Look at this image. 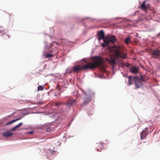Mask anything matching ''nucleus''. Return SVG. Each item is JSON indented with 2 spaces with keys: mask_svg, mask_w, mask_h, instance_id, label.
Returning a JSON list of instances; mask_svg holds the SVG:
<instances>
[{
  "mask_svg": "<svg viewBox=\"0 0 160 160\" xmlns=\"http://www.w3.org/2000/svg\"><path fill=\"white\" fill-rule=\"evenodd\" d=\"M13 133L11 132V131H8L7 132H5L3 134V135L5 137H8L12 135H13Z\"/></svg>",
  "mask_w": 160,
  "mask_h": 160,
  "instance_id": "9b49d317",
  "label": "nucleus"
},
{
  "mask_svg": "<svg viewBox=\"0 0 160 160\" xmlns=\"http://www.w3.org/2000/svg\"><path fill=\"white\" fill-rule=\"evenodd\" d=\"M130 65H130V64H129L128 63H126L125 66L126 67H127V68H128L130 66Z\"/></svg>",
  "mask_w": 160,
  "mask_h": 160,
  "instance_id": "5701e85b",
  "label": "nucleus"
},
{
  "mask_svg": "<svg viewBox=\"0 0 160 160\" xmlns=\"http://www.w3.org/2000/svg\"><path fill=\"white\" fill-rule=\"evenodd\" d=\"M76 102L75 99H69L66 102V105L68 107H71L72 105H74Z\"/></svg>",
  "mask_w": 160,
  "mask_h": 160,
  "instance_id": "0eeeda50",
  "label": "nucleus"
},
{
  "mask_svg": "<svg viewBox=\"0 0 160 160\" xmlns=\"http://www.w3.org/2000/svg\"><path fill=\"white\" fill-rule=\"evenodd\" d=\"M138 80L142 82H144V79L142 75H141L139 77L138 76Z\"/></svg>",
  "mask_w": 160,
  "mask_h": 160,
  "instance_id": "dca6fc26",
  "label": "nucleus"
},
{
  "mask_svg": "<svg viewBox=\"0 0 160 160\" xmlns=\"http://www.w3.org/2000/svg\"><path fill=\"white\" fill-rule=\"evenodd\" d=\"M61 103H62L61 102H56L55 103V105L58 107H59V106L61 105Z\"/></svg>",
  "mask_w": 160,
  "mask_h": 160,
  "instance_id": "aec40b11",
  "label": "nucleus"
},
{
  "mask_svg": "<svg viewBox=\"0 0 160 160\" xmlns=\"http://www.w3.org/2000/svg\"><path fill=\"white\" fill-rule=\"evenodd\" d=\"M90 100V99H86L85 100L84 102H83V105L84 104H86L87 103H88L89 102Z\"/></svg>",
  "mask_w": 160,
  "mask_h": 160,
  "instance_id": "a211bd4d",
  "label": "nucleus"
},
{
  "mask_svg": "<svg viewBox=\"0 0 160 160\" xmlns=\"http://www.w3.org/2000/svg\"><path fill=\"white\" fill-rule=\"evenodd\" d=\"M149 131H148V128L147 127L146 128L145 130L142 131L141 132L140 138L142 140L146 138L147 135L148 134Z\"/></svg>",
  "mask_w": 160,
  "mask_h": 160,
  "instance_id": "39448f33",
  "label": "nucleus"
},
{
  "mask_svg": "<svg viewBox=\"0 0 160 160\" xmlns=\"http://www.w3.org/2000/svg\"><path fill=\"white\" fill-rule=\"evenodd\" d=\"M51 131V129L50 128H48L46 129V131L47 132H49Z\"/></svg>",
  "mask_w": 160,
  "mask_h": 160,
  "instance_id": "4be33fe9",
  "label": "nucleus"
},
{
  "mask_svg": "<svg viewBox=\"0 0 160 160\" xmlns=\"http://www.w3.org/2000/svg\"><path fill=\"white\" fill-rule=\"evenodd\" d=\"M108 38L110 42L112 43H114L116 41V38L114 36H111Z\"/></svg>",
  "mask_w": 160,
  "mask_h": 160,
  "instance_id": "f8f14e48",
  "label": "nucleus"
},
{
  "mask_svg": "<svg viewBox=\"0 0 160 160\" xmlns=\"http://www.w3.org/2000/svg\"><path fill=\"white\" fill-rule=\"evenodd\" d=\"M122 48L121 46H116L114 47L113 50L114 56L111 57L109 59L106 58V61L111 64L113 68H114V66L116 65V59H119L121 58L124 59L127 58V54L122 52Z\"/></svg>",
  "mask_w": 160,
  "mask_h": 160,
  "instance_id": "f03ea898",
  "label": "nucleus"
},
{
  "mask_svg": "<svg viewBox=\"0 0 160 160\" xmlns=\"http://www.w3.org/2000/svg\"><path fill=\"white\" fill-rule=\"evenodd\" d=\"M146 2V1H144L140 7V8L143 11H146L148 8L147 6L145 5Z\"/></svg>",
  "mask_w": 160,
  "mask_h": 160,
  "instance_id": "9d476101",
  "label": "nucleus"
},
{
  "mask_svg": "<svg viewBox=\"0 0 160 160\" xmlns=\"http://www.w3.org/2000/svg\"><path fill=\"white\" fill-rule=\"evenodd\" d=\"M53 56V55L52 54H48L46 55V58H49Z\"/></svg>",
  "mask_w": 160,
  "mask_h": 160,
  "instance_id": "6ab92c4d",
  "label": "nucleus"
},
{
  "mask_svg": "<svg viewBox=\"0 0 160 160\" xmlns=\"http://www.w3.org/2000/svg\"><path fill=\"white\" fill-rule=\"evenodd\" d=\"M98 151H99V152H100V151H101V150H99V149H98Z\"/></svg>",
  "mask_w": 160,
  "mask_h": 160,
  "instance_id": "393cba45",
  "label": "nucleus"
},
{
  "mask_svg": "<svg viewBox=\"0 0 160 160\" xmlns=\"http://www.w3.org/2000/svg\"><path fill=\"white\" fill-rule=\"evenodd\" d=\"M151 55L153 58L160 59V50L159 49L157 48L152 50Z\"/></svg>",
  "mask_w": 160,
  "mask_h": 160,
  "instance_id": "7ed1b4c3",
  "label": "nucleus"
},
{
  "mask_svg": "<svg viewBox=\"0 0 160 160\" xmlns=\"http://www.w3.org/2000/svg\"><path fill=\"white\" fill-rule=\"evenodd\" d=\"M20 119H21L20 118H17L16 119L12 120L9 122H8V123H7L6 124V125H10V124L13 123V122H16V121H18V120H20Z\"/></svg>",
  "mask_w": 160,
  "mask_h": 160,
  "instance_id": "2eb2a0df",
  "label": "nucleus"
},
{
  "mask_svg": "<svg viewBox=\"0 0 160 160\" xmlns=\"http://www.w3.org/2000/svg\"><path fill=\"white\" fill-rule=\"evenodd\" d=\"M128 82L129 85L132 84V76H131L128 77Z\"/></svg>",
  "mask_w": 160,
  "mask_h": 160,
  "instance_id": "f3484780",
  "label": "nucleus"
},
{
  "mask_svg": "<svg viewBox=\"0 0 160 160\" xmlns=\"http://www.w3.org/2000/svg\"><path fill=\"white\" fill-rule=\"evenodd\" d=\"M23 124L22 122H20L18 125H16L15 127H13L12 128L11 130V131H14L17 128H19L20 126H21Z\"/></svg>",
  "mask_w": 160,
  "mask_h": 160,
  "instance_id": "4468645a",
  "label": "nucleus"
},
{
  "mask_svg": "<svg viewBox=\"0 0 160 160\" xmlns=\"http://www.w3.org/2000/svg\"><path fill=\"white\" fill-rule=\"evenodd\" d=\"M103 39V42L102 44V46L104 47L108 45L109 44V41L108 38V39L104 38Z\"/></svg>",
  "mask_w": 160,
  "mask_h": 160,
  "instance_id": "1a4fd4ad",
  "label": "nucleus"
},
{
  "mask_svg": "<svg viewBox=\"0 0 160 160\" xmlns=\"http://www.w3.org/2000/svg\"><path fill=\"white\" fill-rule=\"evenodd\" d=\"M138 76H135L133 78V80L135 82V86L136 88H140L142 85V82L138 80Z\"/></svg>",
  "mask_w": 160,
  "mask_h": 160,
  "instance_id": "20e7f679",
  "label": "nucleus"
},
{
  "mask_svg": "<svg viewBox=\"0 0 160 160\" xmlns=\"http://www.w3.org/2000/svg\"><path fill=\"white\" fill-rule=\"evenodd\" d=\"M87 63V64L81 67L80 65H76L72 67V70L73 72H77L81 70H86L87 69H93L98 67H100L102 69H104L105 65V62L102 58L100 57H97L94 58L93 62H87L85 60H83Z\"/></svg>",
  "mask_w": 160,
  "mask_h": 160,
  "instance_id": "f257e3e1",
  "label": "nucleus"
},
{
  "mask_svg": "<svg viewBox=\"0 0 160 160\" xmlns=\"http://www.w3.org/2000/svg\"><path fill=\"white\" fill-rule=\"evenodd\" d=\"M100 146V144L98 145V146H99V147Z\"/></svg>",
  "mask_w": 160,
  "mask_h": 160,
  "instance_id": "a878e982",
  "label": "nucleus"
},
{
  "mask_svg": "<svg viewBox=\"0 0 160 160\" xmlns=\"http://www.w3.org/2000/svg\"><path fill=\"white\" fill-rule=\"evenodd\" d=\"M98 41L104 39L105 38V35L103 31L102 30L98 32Z\"/></svg>",
  "mask_w": 160,
  "mask_h": 160,
  "instance_id": "423d86ee",
  "label": "nucleus"
},
{
  "mask_svg": "<svg viewBox=\"0 0 160 160\" xmlns=\"http://www.w3.org/2000/svg\"><path fill=\"white\" fill-rule=\"evenodd\" d=\"M43 89V87L41 86H39L38 87V91H42Z\"/></svg>",
  "mask_w": 160,
  "mask_h": 160,
  "instance_id": "412c9836",
  "label": "nucleus"
},
{
  "mask_svg": "<svg viewBox=\"0 0 160 160\" xmlns=\"http://www.w3.org/2000/svg\"><path fill=\"white\" fill-rule=\"evenodd\" d=\"M131 42V38L130 36H128L124 40L125 43L126 44H128Z\"/></svg>",
  "mask_w": 160,
  "mask_h": 160,
  "instance_id": "ddd939ff",
  "label": "nucleus"
},
{
  "mask_svg": "<svg viewBox=\"0 0 160 160\" xmlns=\"http://www.w3.org/2000/svg\"><path fill=\"white\" fill-rule=\"evenodd\" d=\"M83 91V92H84L83 91Z\"/></svg>",
  "mask_w": 160,
  "mask_h": 160,
  "instance_id": "bb28decb",
  "label": "nucleus"
},
{
  "mask_svg": "<svg viewBox=\"0 0 160 160\" xmlns=\"http://www.w3.org/2000/svg\"><path fill=\"white\" fill-rule=\"evenodd\" d=\"M139 68L137 67H133L130 69V72L132 73L137 74L138 72Z\"/></svg>",
  "mask_w": 160,
  "mask_h": 160,
  "instance_id": "6e6552de",
  "label": "nucleus"
},
{
  "mask_svg": "<svg viewBox=\"0 0 160 160\" xmlns=\"http://www.w3.org/2000/svg\"><path fill=\"white\" fill-rule=\"evenodd\" d=\"M34 132V131H29L28 132V133L29 134H32Z\"/></svg>",
  "mask_w": 160,
  "mask_h": 160,
  "instance_id": "b1692460",
  "label": "nucleus"
}]
</instances>
